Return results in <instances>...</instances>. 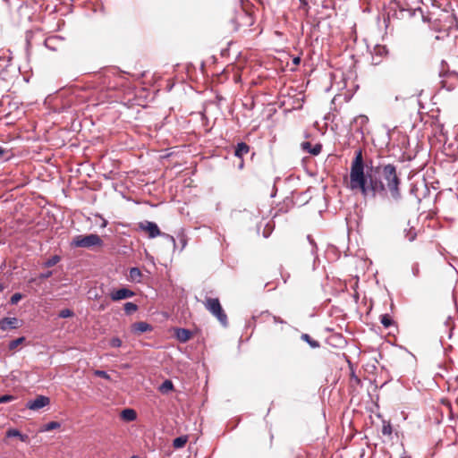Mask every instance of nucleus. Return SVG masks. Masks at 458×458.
<instances>
[{
    "mask_svg": "<svg viewBox=\"0 0 458 458\" xmlns=\"http://www.w3.org/2000/svg\"><path fill=\"white\" fill-rule=\"evenodd\" d=\"M402 179L393 164L373 166L364 162L362 150L355 151L350 168L349 188L358 191L364 198H379L391 203L403 199Z\"/></svg>",
    "mask_w": 458,
    "mask_h": 458,
    "instance_id": "nucleus-1",
    "label": "nucleus"
},
{
    "mask_svg": "<svg viewBox=\"0 0 458 458\" xmlns=\"http://www.w3.org/2000/svg\"><path fill=\"white\" fill-rule=\"evenodd\" d=\"M103 241L99 235L90 233L87 235L79 234L72 238V247L90 249L95 246H102Z\"/></svg>",
    "mask_w": 458,
    "mask_h": 458,
    "instance_id": "nucleus-2",
    "label": "nucleus"
},
{
    "mask_svg": "<svg viewBox=\"0 0 458 458\" xmlns=\"http://www.w3.org/2000/svg\"><path fill=\"white\" fill-rule=\"evenodd\" d=\"M205 307L224 327L227 326V316L222 309L217 298H208L205 302Z\"/></svg>",
    "mask_w": 458,
    "mask_h": 458,
    "instance_id": "nucleus-3",
    "label": "nucleus"
},
{
    "mask_svg": "<svg viewBox=\"0 0 458 458\" xmlns=\"http://www.w3.org/2000/svg\"><path fill=\"white\" fill-rule=\"evenodd\" d=\"M124 78L116 74H103L98 77V84L102 89L113 90L123 84Z\"/></svg>",
    "mask_w": 458,
    "mask_h": 458,
    "instance_id": "nucleus-4",
    "label": "nucleus"
},
{
    "mask_svg": "<svg viewBox=\"0 0 458 458\" xmlns=\"http://www.w3.org/2000/svg\"><path fill=\"white\" fill-rule=\"evenodd\" d=\"M140 229L147 232L149 238H155L161 235V232L157 225L154 222L144 221L139 224Z\"/></svg>",
    "mask_w": 458,
    "mask_h": 458,
    "instance_id": "nucleus-5",
    "label": "nucleus"
},
{
    "mask_svg": "<svg viewBox=\"0 0 458 458\" xmlns=\"http://www.w3.org/2000/svg\"><path fill=\"white\" fill-rule=\"evenodd\" d=\"M50 400L45 395H38L36 399L30 400L27 403L26 407L32 411H38L39 409L48 405Z\"/></svg>",
    "mask_w": 458,
    "mask_h": 458,
    "instance_id": "nucleus-6",
    "label": "nucleus"
},
{
    "mask_svg": "<svg viewBox=\"0 0 458 458\" xmlns=\"http://www.w3.org/2000/svg\"><path fill=\"white\" fill-rule=\"evenodd\" d=\"M135 293L127 288H121L111 293L110 297L112 301H117L127 298L133 297Z\"/></svg>",
    "mask_w": 458,
    "mask_h": 458,
    "instance_id": "nucleus-7",
    "label": "nucleus"
},
{
    "mask_svg": "<svg viewBox=\"0 0 458 458\" xmlns=\"http://www.w3.org/2000/svg\"><path fill=\"white\" fill-rule=\"evenodd\" d=\"M20 327V320L17 318H4L0 320V329H16Z\"/></svg>",
    "mask_w": 458,
    "mask_h": 458,
    "instance_id": "nucleus-8",
    "label": "nucleus"
},
{
    "mask_svg": "<svg viewBox=\"0 0 458 458\" xmlns=\"http://www.w3.org/2000/svg\"><path fill=\"white\" fill-rule=\"evenodd\" d=\"M153 327L145 321H140L131 325V332L135 335H140L145 332L152 331Z\"/></svg>",
    "mask_w": 458,
    "mask_h": 458,
    "instance_id": "nucleus-9",
    "label": "nucleus"
},
{
    "mask_svg": "<svg viewBox=\"0 0 458 458\" xmlns=\"http://www.w3.org/2000/svg\"><path fill=\"white\" fill-rule=\"evenodd\" d=\"M369 118L364 114L357 115L352 120V125L356 128L357 131L363 133V128L368 124Z\"/></svg>",
    "mask_w": 458,
    "mask_h": 458,
    "instance_id": "nucleus-10",
    "label": "nucleus"
},
{
    "mask_svg": "<svg viewBox=\"0 0 458 458\" xmlns=\"http://www.w3.org/2000/svg\"><path fill=\"white\" fill-rule=\"evenodd\" d=\"M301 148L304 151H306L311 155H314V156L318 155L322 150L321 144H316L313 146L310 141L302 142Z\"/></svg>",
    "mask_w": 458,
    "mask_h": 458,
    "instance_id": "nucleus-11",
    "label": "nucleus"
},
{
    "mask_svg": "<svg viewBox=\"0 0 458 458\" xmlns=\"http://www.w3.org/2000/svg\"><path fill=\"white\" fill-rule=\"evenodd\" d=\"M192 333L191 330L186 328H176L175 329V337L181 343H186L191 339Z\"/></svg>",
    "mask_w": 458,
    "mask_h": 458,
    "instance_id": "nucleus-12",
    "label": "nucleus"
},
{
    "mask_svg": "<svg viewBox=\"0 0 458 458\" xmlns=\"http://www.w3.org/2000/svg\"><path fill=\"white\" fill-rule=\"evenodd\" d=\"M250 152V146L245 142H239L234 149V157L242 159Z\"/></svg>",
    "mask_w": 458,
    "mask_h": 458,
    "instance_id": "nucleus-13",
    "label": "nucleus"
},
{
    "mask_svg": "<svg viewBox=\"0 0 458 458\" xmlns=\"http://www.w3.org/2000/svg\"><path fill=\"white\" fill-rule=\"evenodd\" d=\"M120 417L123 420L131 422L137 419V413L133 409L127 408L121 411Z\"/></svg>",
    "mask_w": 458,
    "mask_h": 458,
    "instance_id": "nucleus-14",
    "label": "nucleus"
},
{
    "mask_svg": "<svg viewBox=\"0 0 458 458\" xmlns=\"http://www.w3.org/2000/svg\"><path fill=\"white\" fill-rule=\"evenodd\" d=\"M409 225H410V223H408V225H407L408 227L403 229V234H404V237L409 242H413L417 237V231L415 230L414 227L409 226Z\"/></svg>",
    "mask_w": 458,
    "mask_h": 458,
    "instance_id": "nucleus-15",
    "label": "nucleus"
},
{
    "mask_svg": "<svg viewBox=\"0 0 458 458\" xmlns=\"http://www.w3.org/2000/svg\"><path fill=\"white\" fill-rule=\"evenodd\" d=\"M7 437H17L20 438L21 441L26 442L29 438L27 435L21 434L18 429L16 428H11L6 432Z\"/></svg>",
    "mask_w": 458,
    "mask_h": 458,
    "instance_id": "nucleus-16",
    "label": "nucleus"
},
{
    "mask_svg": "<svg viewBox=\"0 0 458 458\" xmlns=\"http://www.w3.org/2000/svg\"><path fill=\"white\" fill-rule=\"evenodd\" d=\"M174 388V384L171 380L166 379L158 387V390L162 394H168L170 391H172Z\"/></svg>",
    "mask_w": 458,
    "mask_h": 458,
    "instance_id": "nucleus-17",
    "label": "nucleus"
},
{
    "mask_svg": "<svg viewBox=\"0 0 458 458\" xmlns=\"http://www.w3.org/2000/svg\"><path fill=\"white\" fill-rule=\"evenodd\" d=\"M188 441L187 436H180L174 439L173 446L176 449L182 448Z\"/></svg>",
    "mask_w": 458,
    "mask_h": 458,
    "instance_id": "nucleus-18",
    "label": "nucleus"
},
{
    "mask_svg": "<svg viewBox=\"0 0 458 458\" xmlns=\"http://www.w3.org/2000/svg\"><path fill=\"white\" fill-rule=\"evenodd\" d=\"M301 338L305 341L311 348H318L320 344L318 341L312 339L310 335L302 334Z\"/></svg>",
    "mask_w": 458,
    "mask_h": 458,
    "instance_id": "nucleus-19",
    "label": "nucleus"
},
{
    "mask_svg": "<svg viewBox=\"0 0 458 458\" xmlns=\"http://www.w3.org/2000/svg\"><path fill=\"white\" fill-rule=\"evenodd\" d=\"M141 276V272L138 267H131L130 269L129 276L132 281L140 282Z\"/></svg>",
    "mask_w": 458,
    "mask_h": 458,
    "instance_id": "nucleus-20",
    "label": "nucleus"
},
{
    "mask_svg": "<svg viewBox=\"0 0 458 458\" xmlns=\"http://www.w3.org/2000/svg\"><path fill=\"white\" fill-rule=\"evenodd\" d=\"M380 322L385 328H389L394 325V320L388 314H383L380 316Z\"/></svg>",
    "mask_w": 458,
    "mask_h": 458,
    "instance_id": "nucleus-21",
    "label": "nucleus"
},
{
    "mask_svg": "<svg viewBox=\"0 0 458 458\" xmlns=\"http://www.w3.org/2000/svg\"><path fill=\"white\" fill-rule=\"evenodd\" d=\"M61 260V257L59 255H54L47 260H46L43 264L44 267H51L56 265Z\"/></svg>",
    "mask_w": 458,
    "mask_h": 458,
    "instance_id": "nucleus-22",
    "label": "nucleus"
},
{
    "mask_svg": "<svg viewBox=\"0 0 458 458\" xmlns=\"http://www.w3.org/2000/svg\"><path fill=\"white\" fill-rule=\"evenodd\" d=\"M387 53H388V49L386 48V46L377 45L374 47V55H378V56L382 57V56L386 55Z\"/></svg>",
    "mask_w": 458,
    "mask_h": 458,
    "instance_id": "nucleus-23",
    "label": "nucleus"
},
{
    "mask_svg": "<svg viewBox=\"0 0 458 458\" xmlns=\"http://www.w3.org/2000/svg\"><path fill=\"white\" fill-rule=\"evenodd\" d=\"M123 310L127 315H131L138 310V306L133 302H126L124 304Z\"/></svg>",
    "mask_w": 458,
    "mask_h": 458,
    "instance_id": "nucleus-24",
    "label": "nucleus"
},
{
    "mask_svg": "<svg viewBox=\"0 0 458 458\" xmlns=\"http://www.w3.org/2000/svg\"><path fill=\"white\" fill-rule=\"evenodd\" d=\"M25 341V337L21 336L17 339L11 341L8 344V348L10 351L15 350L20 344H21Z\"/></svg>",
    "mask_w": 458,
    "mask_h": 458,
    "instance_id": "nucleus-25",
    "label": "nucleus"
},
{
    "mask_svg": "<svg viewBox=\"0 0 458 458\" xmlns=\"http://www.w3.org/2000/svg\"><path fill=\"white\" fill-rule=\"evenodd\" d=\"M53 275V272L48 270L47 272H44V273H41L38 275V276L37 278H31L30 280V283H36L37 280H45V279H47L49 278L51 276Z\"/></svg>",
    "mask_w": 458,
    "mask_h": 458,
    "instance_id": "nucleus-26",
    "label": "nucleus"
},
{
    "mask_svg": "<svg viewBox=\"0 0 458 458\" xmlns=\"http://www.w3.org/2000/svg\"><path fill=\"white\" fill-rule=\"evenodd\" d=\"M60 426H61L60 423L57 421H50L44 425L43 431H51V430L60 428Z\"/></svg>",
    "mask_w": 458,
    "mask_h": 458,
    "instance_id": "nucleus-27",
    "label": "nucleus"
},
{
    "mask_svg": "<svg viewBox=\"0 0 458 458\" xmlns=\"http://www.w3.org/2000/svg\"><path fill=\"white\" fill-rule=\"evenodd\" d=\"M16 111L17 112V114H23V111L22 110H20V106L18 105L17 102H13V103H9V111L7 113V115H10L13 111Z\"/></svg>",
    "mask_w": 458,
    "mask_h": 458,
    "instance_id": "nucleus-28",
    "label": "nucleus"
},
{
    "mask_svg": "<svg viewBox=\"0 0 458 458\" xmlns=\"http://www.w3.org/2000/svg\"><path fill=\"white\" fill-rule=\"evenodd\" d=\"M73 316H74V312L70 309H64L58 314V317L61 318H71Z\"/></svg>",
    "mask_w": 458,
    "mask_h": 458,
    "instance_id": "nucleus-29",
    "label": "nucleus"
},
{
    "mask_svg": "<svg viewBox=\"0 0 458 458\" xmlns=\"http://www.w3.org/2000/svg\"><path fill=\"white\" fill-rule=\"evenodd\" d=\"M307 239H308V241H309V242H310V244L311 246V250H310L311 254L312 255H316L317 250H318V247H317V244H316L314 239L310 234L307 236Z\"/></svg>",
    "mask_w": 458,
    "mask_h": 458,
    "instance_id": "nucleus-30",
    "label": "nucleus"
},
{
    "mask_svg": "<svg viewBox=\"0 0 458 458\" xmlns=\"http://www.w3.org/2000/svg\"><path fill=\"white\" fill-rule=\"evenodd\" d=\"M94 375L98 377H102V378H105L106 380H110L109 374L106 371H105V370L97 369V370L94 371Z\"/></svg>",
    "mask_w": 458,
    "mask_h": 458,
    "instance_id": "nucleus-31",
    "label": "nucleus"
},
{
    "mask_svg": "<svg viewBox=\"0 0 458 458\" xmlns=\"http://www.w3.org/2000/svg\"><path fill=\"white\" fill-rule=\"evenodd\" d=\"M383 435L390 436L392 434V426L389 422H384L382 427Z\"/></svg>",
    "mask_w": 458,
    "mask_h": 458,
    "instance_id": "nucleus-32",
    "label": "nucleus"
},
{
    "mask_svg": "<svg viewBox=\"0 0 458 458\" xmlns=\"http://www.w3.org/2000/svg\"><path fill=\"white\" fill-rule=\"evenodd\" d=\"M15 400V396L12 394H4L0 396V404L9 403Z\"/></svg>",
    "mask_w": 458,
    "mask_h": 458,
    "instance_id": "nucleus-33",
    "label": "nucleus"
},
{
    "mask_svg": "<svg viewBox=\"0 0 458 458\" xmlns=\"http://www.w3.org/2000/svg\"><path fill=\"white\" fill-rule=\"evenodd\" d=\"M162 237L165 238L173 246L174 248L175 249L176 247V242H175V239L174 236L172 235H169L167 233H161V235Z\"/></svg>",
    "mask_w": 458,
    "mask_h": 458,
    "instance_id": "nucleus-34",
    "label": "nucleus"
},
{
    "mask_svg": "<svg viewBox=\"0 0 458 458\" xmlns=\"http://www.w3.org/2000/svg\"><path fill=\"white\" fill-rule=\"evenodd\" d=\"M110 345L114 348H118L122 345V340L118 337H114L110 340Z\"/></svg>",
    "mask_w": 458,
    "mask_h": 458,
    "instance_id": "nucleus-35",
    "label": "nucleus"
},
{
    "mask_svg": "<svg viewBox=\"0 0 458 458\" xmlns=\"http://www.w3.org/2000/svg\"><path fill=\"white\" fill-rule=\"evenodd\" d=\"M22 298V295L19 293H14L10 300L12 304H17Z\"/></svg>",
    "mask_w": 458,
    "mask_h": 458,
    "instance_id": "nucleus-36",
    "label": "nucleus"
},
{
    "mask_svg": "<svg viewBox=\"0 0 458 458\" xmlns=\"http://www.w3.org/2000/svg\"><path fill=\"white\" fill-rule=\"evenodd\" d=\"M411 273L415 277L420 276V265L419 263H413L411 266Z\"/></svg>",
    "mask_w": 458,
    "mask_h": 458,
    "instance_id": "nucleus-37",
    "label": "nucleus"
},
{
    "mask_svg": "<svg viewBox=\"0 0 458 458\" xmlns=\"http://www.w3.org/2000/svg\"><path fill=\"white\" fill-rule=\"evenodd\" d=\"M7 153L8 150L0 146V160L3 159Z\"/></svg>",
    "mask_w": 458,
    "mask_h": 458,
    "instance_id": "nucleus-38",
    "label": "nucleus"
},
{
    "mask_svg": "<svg viewBox=\"0 0 458 458\" xmlns=\"http://www.w3.org/2000/svg\"><path fill=\"white\" fill-rule=\"evenodd\" d=\"M54 40V38H47L46 41H45V45L47 47L52 49V50H55V48L53 47H50V44L51 42Z\"/></svg>",
    "mask_w": 458,
    "mask_h": 458,
    "instance_id": "nucleus-39",
    "label": "nucleus"
},
{
    "mask_svg": "<svg viewBox=\"0 0 458 458\" xmlns=\"http://www.w3.org/2000/svg\"><path fill=\"white\" fill-rule=\"evenodd\" d=\"M293 63L295 64V65H298L300 64L301 63V57L300 56H296L293 59Z\"/></svg>",
    "mask_w": 458,
    "mask_h": 458,
    "instance_id": "nucleus-40",
    "label": "nucleus"
},
{
    "mask_svg": "<svg viewBox=\"0 0 458 458\" xmlns=\"http://www.w3.org/2000/svg\"><path fill=\"white\" fill-rule=\"evenodd\" d=\"M237 166H238V169H239V170L243 169V167H244V160H243V158H242V159H240V162H239V164H238V165H237Z\"/></svg>",
    "mask_w": 458,
    "mask_h": 458,
    "instance_id": "nucleus-41",
    "label": "nucleus"
},
{
    "mask_svg": "<svg viewBox=\"0 0 458 458\" xmlns=\"http://www.w3.org/2000/svg\"><path fill=\"white\" fill-rule=\"evenodd\" d=\"M181 242H182V250L186 246V239L184 237H182L181 239Z\"/></svg>",
    "mask_w": 458,
    "mask_h": 458,
    "instance_id": "nucleus-42",
    "label": "nucleus"
},
{
    "mask_svg": "<svg viewBox=\"0 0 458 458\" xmlns=\"http://www.w3.org/2000/svg\"><path fill=\"white\" fill-rule=\"evenodd\" d=\"M274 321L276 323H281V324L284 323V320L282 318H277V317H274Z\"/></svg>",
    "mask_w": 458,
    "mask_h": 458,
    "instance_id": "nucleus-43",
    "label": "nucleus"
},
{
    "mask_svg": "<svg viewBox=\"0 0 458 458\" xmlns=\"http://www.w3.org/2000/svg\"><path fill=\"white\" fill-rule=\"evenodd\" d=\"M106 224H107V222H106V220H104V221H103V223H102L101 227H106Z\"/></svg>",
    "mask_w": 458,
    "mask_h": 458,
    "instance_id": "nucleus-44",
    "label": "nucleus"
},
{
    "mask_svg": "<svg viewBox=\"0 0 458 458\" xmlns=\"http://www.w3.org/2000/svg\"><path fill=\"white\" fill-rule=\"evenodd\" d=\"M131 458H140L139 456H136V455H133L132 457Z\"/></svg>",
    "mask_w": 458,
    "mask_h": 458,
    "instance_id": "nucleus-45",
    "label": "nucleus"
}]
</instances>
